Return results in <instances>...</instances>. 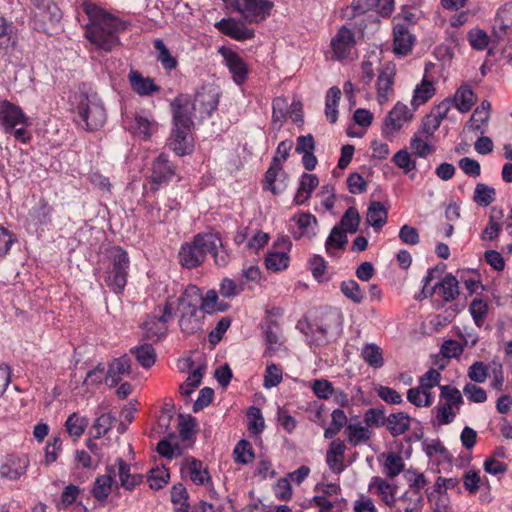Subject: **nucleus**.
<instances>
[{
    "label": "nucleus",
    "instance_id": "obj_64",
    "mask_svg": "<svg viewBox=\"0 0 512 512\" xmlns=\"http://www.w3.org/2000/svg\"><path fill=\"white\" fill-rule=\"evenodd\" d=\"M340 288L342 293L354 303L359 304L362 302L363 293L355 280L343 281Z\"/></svg>",
    "mask_w": 512,
    "mask_h": 512
},
{
    "label": "nucleus",
    "instance_id": "obj_9",
    "mask_svg": "<svg viewBox=\"0 0 512 512\" xmlns=\"http://www.w3.org/2000/svg\"><path fill=\"white\" fill-rule=\"evenodd\" d=\"M292 146L293 143L290 140L281 141L277 147L271 166L266 172L265 180L267 188L274 194L280 192L285 187L283 182L281 184H276V181L277 176L282 173V163L287 160Z\"/></svg>",
    "mask_w": 512,
    "mask_h": 512
},
{
    "label": "nucleus",
    "instance_id": "obj_43",
    "mask_svg": "<svg viewBox=\"0 0 512 512\" xmlns=\"http://www.w3.org/2000/svg\"><path fill=\"white\" fill-rule=\"evenodd\" d=\"M422 502L421 493L415 490H407L397 501V510L399 512H416L420 509Z\"/></svg>",
    "mask_w": 512,
    "mask_h": 512
},
{
    "label": "nucleus",
    "instance_id": "obj_38",
    "mask_svg": "<svg viewBox=\"0 0 512 512\" xmlns=\"http://www.w3.org/2000/svg\"><path fill=\"white\" fill-rule=\"evenodd\" d=\"M297 223L300 232L296 235L297 238L307 236L311 238L316 235L317 219L310 213H300L293 217Z\"/></svg>",
    "mask_w": 512,
    "mask_h": 512
},
{
    "label": "nucleus",
    "instance_id": "obj_48",
    "mask_svg": "<svg viewBox=\"0 0 512 512\" xmlns=\"http://www.w3.org/2000/svg\"><path fill=\"white\" fill-rule=\"evenodd\" d=\"M52 208L44 200H40L31 210L30 218L35 225L44 226L51 221Z\"/></svg>",
    "mask_w": 512,
    "mask_h": 512
},
{
    "label": "nucleus",
    "instance_id": "obj_5",
    "mask_svg": "<svg viewBox=\"0 0 512 512\" xmlns=\"http://www.w3.org/2000/svg\"><path fill=\"white\" fill-rule=\"evenodd\" d=\"M109 265L105 282L115 293H121L126 286L129 270V257L120 247H112L108 252Z\"/></svg>",
    "mask_w": 512,
    "mask_h": 512
},
{
    "label": "nucleus",
    "instance_id": "obj_14",
    "mask_svg": "<svg viewBox=\"0 0 512 512\" xmlns=\"http://www.w3.org/2000/svg\"><path fill=\"white\" fill-rule=\"evenodd\" d=\"M29 466L26 455L8 454L0 465V476L8 480H17L25 475Z\"/></svg>",
    "mask_w": 512,
    "mask_h": 512
},
{
    "label": "nucleus",
    "instance_id": "obj_23",
    "mask_svg": "<svg viewBox=\"0 0 512 512\" xmlns=\"http://www.w3.org/2000/svg\"><path fill=\"white\" fill-rule=\"evenodd\" d=\"M116 476V470L114 466L107 468V473L98 476L94 482L92 489V495L98 501H104L108 498L112 491V485Z\"/></svg>",
    "mask_w": 512,
    "mask_h": 512
},
{
    "label": "nucleus",
    "instance_id": "obj_22",
    "mask_svg": "<svg viewBox=\"0 0 512 512\" xmlns=\"http://www.w3.org/2000/svg\"><path fill=\"white\" fill-rule=\"evenodd\" d=\"M414 37L409 32L406 24H397L394 27L393 51L397 55L405 56L411 52Z\"/></svg>",
    "mask_w": 512,
    "mask_h": 512
},
{
    "label": "nucleus",
    "instance_id": "obj_46",
    "mask_svg": "<svg viewBox=\"0 0 512 512\" xmlns=\"http://www.w3.org/2000/svg\"><path fill=\"white\" fill-rule=\"evenodd\" d=\"M439 289V295L446 301L454 300L459 294L458 281L451 274L446 275L441 282L436 284Z\"/></svg>",
    "mask_w": 512,
    "mask_h": 512
},
{
    "label": "nucleus",
    "instance_id": "obj_11",
    "mask_svg": "<svg viewBox=\"0 0 512 512\" xmlns=\"http://www.w3.org/2000/svg\"><path fill=\"white\" fill-rule=\"evenodd\" d=\"M219 53L222 55L224 64L228 68L232 80L237 85H242L248 78V66L244 60L234 51L221 47Z\"/></svg>",
    "mask_w": 512,
    "mask_h": 512
},
{
    "label": "nucleus",
    "instance_id": "obj_50",
    "mask_svg": "<svg viewBox=\"0 0 512 512\" xmlns=\"http://www.w3.org/2000/svg\"><path fill=\"white\" fill-rule=\"evenodd\" d=\"M407 400L416 407H429L434 397L431 392H426L418 386L407 391Z\"/></svg>",
    "mask_w": 512,
    "mask_h": 512
},
{
    "label": "nucleus",
    "instance_id": "obj_54",
    "mask_svg": "<svg viewBox=\"0 0 512 512\" xmlns=\"http://www.w3.org/2000/svg\"><path fill=\"white\" fill-rule=\"evenodd\" d=\"M200 310L211 314L216 311H225L227 308L226 304L218 302V295L215 290H209L206 295L200 301Z\"/></svg>",
    "mask_w": 512,
    "mask_h": 512
},
{
    "label": "nucleus",
    "instance_id": "obj_16",
    "mask_svg": "<svg viewBox=\"0 0 512 512\" xmlns=\"http://www.w3.org/2000/svg\"><path fill=\"white\" fill-rule=\"evenodd\" d=\"M512 28V2L503 4L496 13L492 36L497 42L503 40Z\"/></svg>",
    "mask_w": 512,
    "mask_h": 512
},
{
    "label": "nucleus",
    "instance_id": "obj_53",
    "mask_svg": "<svg viewBox=\"0 0 512 512\" xmlns=\"http://www.w3.org/2000/svg\"><path fill=\"white\" fill-rule=\"evenodd\" d=\"M188 494L182 484L174 485L171 489V501L175 506V512H188Z\"/></svg>",
    "mask_w": 512,
    "mask_h": 512
},
{
    "label": "nucleus",
    "instance_id": "obj_45",
    "mask_svg": "<svg viewBox=\"0 0 512 512\" xmlns=\"http://www.w3.org/2000/svg\"><path fill=\"white\" fill-rule=\"evenodd\" d=\"M341 98V90L333 86L326 94L325 115L330 123H335L338 119V103Z\"/></svg>",
    "mask_w": 512,
    "mask_h": 512
},
{
    "label": "nucleus",
    "instance_id": "obj_57",
    "mask_svg": "<svg viewBox=\"0 0 512 512\" xmlns=\"http://www.w3.org/2000/svg\"><path fill=\"white\" fill-rule=\"evenodd\" d=\"M233 456L236 463L248 464L254 458L253 448L247 440H240L234 450Z\"/></svg>",
    "mask_w": 512,
    "mask_h": 512
},
{
    "label": "nucleus",
    "instance_id": "obj_4",
    "mask_svg": "<svg viewBox=\"0 0 512 512\" xmlns=\"http://www.w3.org/2000/svg\"><path fill=\"white\" fill-rule=\"evenodd\" d=\"M0 125L18 141L26 143L31 139L27 130L30 125L29 118L19 106L8 100L0 101Z\"/></svg>",
    "mask_w": 512,
    "mask_h": 512
},
{
    "label": "nucleus",
    "instance_id": "obj_21",
    "mask_svg": "<svg viewBox=\"0 0 512 512\" xmlns=\"http://www.w3.org/2000/svg\"><path fill=\"white\" fill-rule=\"evenodd\" d=\"M132 90L139 96H151L160 91V86L149 77H144L139 71L131 70L128 75Z\"/></svg>",
    "mask_w": 512,
    "mask_h": 512
},
{
    "label": "nucleus",
    "instance_id": "obj_27",
    "mask_svg": "<svg viewBox=\"0 0 512 512\" xmlns=\"http://www.w3.org/2000/svg\"><path fill=\"white\" fill-rule=\"evenodd\" d=\"M179 259L181 265L188 269L195 268L204 261L203 255L196 245L195 238H193L191 242L185 243L181 246Z\"/></svg>",
    "mask_w": 512,
    "mask_h": 512
},
{
    "label": "nucleus",
    "instance_id": "obj_10",
    "mask_svg": "<svg viewBox=\"0 0 512 512\" xmlns=\"http://www.w3.org/2000/svg\"><path fill=\"white\" fill-rule=\"evenodd\" d=\"M234 6L247 22L258 23L270 15L273 3L269 0H235Z\"/></svg>",
    "mask_w": 512,
    "mask_h": 512
},
{
    "label": "nucleus",
    "instance_id": "obj_6",
    "mask_svg": "<svg viewBox=\"0 0 512 512\" xmlns=\"http://www.w3.org/2000/svg\"><path fill=\"white\" fill-rule=\"evenodd\" d=\"M30 1L32 4L31 21L35 30L45 32L61 20V10L52 0Z\"/></svg>",
    "mask_w": 512,
    "mask_h": 512
},
{
    "label": "nucleus",
    "instance_id": "obj_41",
    "mask_svg": "<svg viewBox=\"0 0 512 512\" xmlns=\"http://www.w3.org/2000/svg\"><path fill=\"white\" fill-rule=\"evenodd\" d=\"M156 128V124L143 115H136L129 125L132 133L142 139H148Z\"/></svg>",
    "mask_w": 512,
    "mask_h": 512
},
{
    "label": "nucleus",
    "instance_id": "obj_61",
    "mask_svg": "<svg viewBox=\"0 0 512 512\" xmlns=\"http://www.w3.org/2000/svg\"><path fill=\"white\" fill-rule=\"evenodd\" d=\"M154 48L158 52L157 59L166 70H172L177 66L176 59L170 54L169 49L166 47L161 39L154 41Z\"/></svg>",
    "mask_w": 512,
    "mask_h": 512
},
{
    "label": "nucleus",
    "instance_id": "obj_3",
    "mask_svg": "<svg viewBox=\"0 0 512 512\" xmlns=\"http://www.w3.org/2000/svg\"><path fill=\"white\" fill-rule=\"evenodd\" d=\"M71 106L76 114V121L88 131H94L103 126L106 112L103 105L95 97H89L82 92H76L71 97Z\"/></svg>",
    "mask_w": 512,
    "mask_h": 512
},
{
    "label": "nucleus",
    "instance_id": "obj_58",
    "mask_svg": "<svg viewBox=\"0 0 512 512\" xmlns=\"http://www.w3.org/2000/svg\"><path fill=\"white\" fill-rule=\"evenodd\" d=\"M495 194L493 187L479 183L475 187L473 200L481 206H488L495 200Z\"/></svg>",
    "mask_w": 512,
    "mask_h": 512
},
{
    "label": "nucleus",
    "instance_id": "obj_34",
    "mask_svg": "<svg viewBox=\"0 0 512 512\" xmlns=\"http://www.w3.org/2000/svg\"><path fill=\"white\" fill-rule=\"evenodd\" d=\"M369 490H374L388 506L396 503L395 487L380 477L372 478Z\"/></svg>",
    "mask_w": 512,
    "mask_h": 512
},
{
    "label": "nucleus",
    "instance_id": "obj_40",
    "mask_svg": "<svg viewBox=\"0 0 512 512\" xmlns=\"http://www.w3.org/2000/svg\"><path fill=\"white\" fill-rule=\"evenodd\" d=\"M194 238L196 240L198 249L203 255V260L205 259L207 253L212 255L216 248L221 247V238L218 236V234H197L194 236Z\"/></svg>",
    "mask_w": 512,
    "mask_h": 512
},
{
    "label": "nucleus",
    "instance_id": "obj_8",
    "mask_svg": "<svg viewBox=\"0 0 512 512\" xmlns=\"http://www.w3.org/2000/svg\"><path fill=\"white\" fill-rule=\"evenodd\" d=\"M441 398L445 402L437 406V420L439 424L446 425L454 421L457 411L463 403V397L459 389L450 385L440 386Z\"/></svg>",
    "mask_w": 512,
    "mask_h": 512
},
{
    "label": "nucleus",
    "instance_id": "obj_28",
    "mask_svg": "<svg viewBox=\"0 0 512 512\" xmlns=\"http://www.w3.org/2000/svg\"><path fill=\"white\" fill-rule=\"evenodd\" d=\"M130 359L124 355L117 359H114L107 370L106 382L110 386H115L119 383L122 375L130 374Z\"/></svg>",
    "mask_w": 512,
    "mask_h": 512
},
{
    "label": "nucleus",
    "instance_id": "obj_51",
    "mask_svg": "<svg viewBox=\"0 0 512 512\" xmlns=\"http://www.w3.org/2000/svg\"><path fill=\"white\" fill-rule=\"evenodd\" d=\"M385 457L384 471L391 478L396 477L404 469L403 458L400 454L390 452L383 455Z\"/></svg>",
    "mask_w": 512,
    "mask_h": 512
},
{
    "label": "nucleus",
    "instance_id": "obj_56",
    "mask_svg": "<svg viewBox=\"0 0 512 512\" xmlns=\"http://www.w3.org/2000/svg\"><path fill=\"white\" fill-rule=\"evenodd\" d=\"M360 224V215L355 207H349L341 218L340 225L346 233H355Z\"/></svg>",
    "mask_w": 512,
    "mask_h": 512
},
{
    "label": "nucleus",
    "instance_id": "obj_33",
    "mask_svg": "<svg viewBox=\"0 0 512 512\" xmlns=\"http://www.w3.org/2000/svg\"><path fill=\"white\" fill-rule=\"evenodd\" d=\"M502 219H503V211H496L494 208L491 211L489 216V220L485 228L483 229L480 238L482 241H493L495 240L500 232L502 231Z\"/></svg>",
    "mask_w": 512,
    "mask_h": 512
},
{
    "label": "nucleus",
    "instance_id": "obj_17",
    "mask_svg": "<svg viewBox=\"0 0 512 512\" xmlns=\"http://www.w3.org/2000/svg\"><path fill=\"white\" fill-rule=\"evenodd\" d=\"M219 103V93L212 86L202 87L195 95L194 107L200 109L202 114L210 116L217 109Z\"/></svg>",
    "mask_w": 512,
    "mask_h": 512
},
{
    "label": "nucleus",
    "instance_id": "obj_55",
    "mask_svg": "<svg viewBox=\"0 0 512 512\" xmlns=\"http://www.w3.org/2000/svg\"><path fill=\"white\" fill-rule=\"evenodd\" d=\"M265 264L271 271H281L288 267L289 257L286 251H276L268 253Z\"/></svg>",
    "mask_w": 512,
    "mask_h": 512
},
{
    "label": "nucleus",
    "instance_id": "obj_7",
    "mask_svg": "<svg viewBox=\"0 0 512 512\" xmlns=\"http://www.w3.org/2000/svg\"><path fill=\"white\" fill-rule=\"evenodd\" d=\"M173 318L169 303L157 306L142 324L144 335L148 339L159 340L167 333V323Z\"/></svg>",
    "mask_w": 512,
    "mask_h": 512
},
{
    "label": "nucleus",
    "instance_id": "obj_20",
    "mask_svg": "<svg viewBox=\"0 0 512 512\" xmlns=\"http://www.w3.org/2000/svg\"><path fill=\"white\" fill-rule=\"evenodd\" d=\"M181 473L187 475L196 485H204L210 480L207 468L195 458H186L181 466Z\"/></svg>",
    "mask_w": 512,
    "mask_h": 512
},
{
    "label": "nucleus",
    "instance_id": "obj_37",
    "mask_svg": "<svg viewBox=\"0 0 512 512\" xmlns=\"http://www.w3.org/2000/svg\"><path fill=\"white\" fill-rule=\"evenodd\" d=\"M265 341L268 346L267 353L276 354L283 348L281 329L276 322H270L265 330Z\"/></svg>",
    "mask_w": 512,
    "mask_h": 512
},
{
    "label": "nucleus",
    "instance_id": "obj_47",
    "mask_svg": "<svg viewBox=\"0 0 512 512\" xmlns=\"http://www.w3.org/2000/svg\"><path fill=\"white\" fill-rule=\"evenodd\" d=\"M88 424L89 420L87 417L80 416L77 413H72L68 416L65 422V427L71 437L78 439L84 433Z\"/></svg>",
    "mask_w": 512,
    "mask_h": 512
},
{
    "label": "nucleus",
    "instance_id": "obj_25",
    "mask_svg": "<svg viewBox=\"0 0 512 512\" xmlns=\"http://www.w3.org/2000/svg\"><path fill=\"white\" fill-rule=\"evenodd\" d=\"M120 480V485L126 490H133L138 484L142 482L140 474L131 473V467L122 458H117L115 465H113Z\"/></svg>",
    "mask_w": 512,
    "mask_h": 512
},
{
    "label": "nucleus",
    "instance_id": "obj_60",
    "mask_svg": "<svg viewBox=\"0 0 512 512\" xmlns=\"http://www.w3.org/2000/svg\"><path fill=\"white\" fill-rule=\"evenodd\" d=\"M330 327L327 325L309 324L306 335L309 337V342L317 346L327 343V334Z\"/></svg>",
    "mask_w": 512,
    "mask_h": 512
},
{
    "label": "nucleus",
    "instance_id": "obj_15",
    "mask_svg": "<svg viewBox=\"0 0 512 512\" xmlns=\"http://www.w3.org/2000/svg\"><path fill=\"white\" fill-rule=\"evenodd\" d=\"M215 27L224 35L232 39L243 41L254 37V30L233 18H223L215 24Z\"/></svg>",
    "mask_w": 512,
    "mask_h": 512
},
{
    "label": "nucleus",
    "instance_id": "obj_63",
    "mask_svg": "<svg viewBox=\"0 0 512 512\" xmlns=\"http://www.w3.org/2000/svg\"><path fill=\"white\" fill-rule=\"evenodd\" d=\"M468 41L471 47L475 50H484L489 44V36L482 29H472L467 35Z\"/></svg>",
    "mask_w": 512,
    "mask_h": 512
},
{
    "label": "nucleus",
    "instance_id": "obj_1",
    "mask_svg": "<svg viewBox=\"0 0 512 512\" xmlns=\"http://www.w3.org/2000/svg\"><path fill=\"white\" fill-rule=\"evenodd\" d=\"M90 19L86 37L95 50L112 51L119 45V33L126 29V24L102 8L87 4L84 7Z\"/></svg>",
    "mask_w": 512,
    "mask_h": 512
},
{
    "label": "nucleus",
    "instance_id": "obj_59",
    "mask_svg": "<svg viewBox=\"0 0 512 512\" xmlns=\"http://www.w3.org/2000/svg\"><path fill=\"white\" fill-rule=\"evenodd\" d=\"M347 241L346 232L339 226H335L326 240V251L331 254L332 249H342Z\"/></svg>",
    "mask_w": 512,
    "mask_h": 512
},
{
    "label": "nucleus",
    "instance_id": "obj_12",
    "mask_svg": "<svg viewBox=\"0 0 512 512\" xmlns=\"http://www.w3.org/2000/svg\"><path fill=\"white\" fill-rule=\"evenodd\" d=\"M173 166L163 154L159 155L152 163L150 175V191L155 193L162 184L168 183L174 176Z\"/></svg>",
    "mask_w": 512,
    "mask_h": 512
},
{
    "label": "nucleus",
    "instance_id": "obj_49",
    "mask_svg": "<svg viewBox=\"0 0 512 512\" xmlns=\"http://www.w3.org/2000/svg\"><path fill=\"white\" fill-rule=\"evenodd\" d=\"M131 352L143 368H150L156 360V352L152 345L142 344L134 347Z\"/></svg>",
    "mask_w": 512,
    "mask_h": 512
},
{
    "label": "nucleus",
    "instance_id": "obj_24",
    "mask_svg": "<svg viewBox=\"0 0 512 512\" xmlns=\"http://www.w3.org/2000/svg\"><path fill=\"white\" fill-rule=\"evenodd\" d=\"M202 294L195 285H188L178 298V310L180 312L191 311L199 312Z\"/></svg>",
    "mask_w": 512,
    "mask_h": 512
},
{
    "label": "nucleus",
    "instance_id": "obj_42",
    "mask_svg": "<svg viewBox=\"0 0 512 512\" xmlns=\"http://www.w3.org/2000/svg\"><path fill=\"white\" fill-rule=\"evenodd\" d=\"M179 326L182 332L194 334L202 327V317L199 312L184 311L180 312Z\"/></svg>",
    "mask_w": 512,
    "mask_h": 512
},
{
    "label": "nucleus",
    "instance_id": "obj_52",
    "mask_svg": "<svg viewBox=\"0 0 512 512\" xmlns=\"http://www.w3.org/2000/svg\"><path fill=\"white\" fill-rule=\"evenodd\" d=\"M382 66L383 65H381L380 59L377 55H371L367 59H365L362 62L361 67L362 82L366 85H369L374 79L375 71L379 73V70H381Z\"/></svg>",
    "mask_w": 512,
    "mask_h": 512
},
{
    "label": "nucleus",
    "instance_id": "obj_26",
    "mask_svg": "<svg viewBox=\"0 0 512 512\" xmlns=\"http://www.w3.org/2000/svg\"><path fill=\"white\" fill-rule=\"evenodd\" d=\"M345 451L346 445L342 440L335 439L330 443L326 455V462L333 472L340 473L341 471H343V460Z\"/></svg>",
    "mask_w": 512,
    "mask_h": 512
},
{
    "label": "nucleus",
    "instance_id": "obj_19",
    "mask_svg": "<svg viewBox=\"0 0 512 512\" xmlns=\"http://www.w3.org/2000/svg\"><path fill=\"white\" fill-rule=\"evenodd\" d=\"M394 66L390 63H386L379 70V74L376 81L377 98L382 104L389 98V93L392 91L393 79H394Z\"/></svg>",
    "mask_w": 512,
    "mask_h": 512
},
{
    "label": "nucleus",
    "instance_id": "obj_44",
    "mask_svg": "<svg viewBox=\"0 0 512 512\" xmlns=\"http://www.w3.org/2000/svg\"><path fill=\"white\" fill-rule=\"evenodd\" d=\"M435 93V88L431 81L423 79L421 84L417 85L411 100L413 110L427 102Z\"/></svg>",
    "mask_w": 512,
    "mask_h": 512
},
{
    "label": "nucleus",
    "instance_id": "obj_18",
    "mask_svg": "<svg viewBox=\"0 0 512 512\" xmlns=\"http://www.w3.org/2000/svg\"><path fill=\"white\" fill-rule=\"evenodd\" d=\"M331 46L336 59L342 60L349 56L354 46V34L345 26H342L331 41Z\"/></svg>",
    "mask_w": 512,
    "mask_h": 512
},
{
    "label": "nucleus",
    "instance_id": "obj_30",
    "mask_svg": "<svg viewBox=\"0 0 512 512\" xmlns=\"http://www.w3.org/2000/svg\"><path fill=\"white\" fill-rule=\"evenodd\" d=\"M411 418L404 412L392 413L386 417L385 425L393 437L403 435L410 428Z\"/></svg>",
    "mask_w": 512,
    "mask_h": 512
},
{
    "label": "nucleus",
    "instance_id": "obj_32",
    "mask_svg": "<svg viewBox=\"0 0 512 512\" xmlns=\"http://www.w3.org/2000/svg\"><path fill=\"white\" fill-rule=\"evenodd\" d=\"M17 40L18 37L13 23L0 16V53L14 48L17 45Z\"/></svg>",
    "mask_w": 512,
    "mask_h": 512
},
{
    "label": "nucleus",
    "instance_id": "obj_36",
    "mask_svg": "<svg viewBox=\"0 0 512 512\" xmlns=\"http://www.w3.org/2000/svg\"><path fill=\"white\" fill-rule=\"evenodd\" d=\"M319 180L314 174H303L300 179L299 188L294 197V202L298 205L303 204L318 186Z\"/></svg>",
    "mask_w": 512,
    "mask_h": 512
},
{
    "label": "nucleus",
    "instance_id": "obj_2",
    "mask_svg": "<svg viewBox=\"0 0 512 512\" xmlns=\"http://www.w3.org/2000/svg\"><path fill=\"white\" fill-rule=\"evenodd\" d=\"M173 124L169 138L170 148L179 156L190 152L188 134L193 124L192 114L196 110L193 101L187 95H180L171 103Z\"/></svg>",
    "mask_w": 512,
    "mask_h": 512
},
{
    "label": "nucleus",
    "instance_id": "obj_31",
    "mask_svg": "<svg viewBox=\"0 0 512 512\" xmlns=\"http://www.w3.org/2000/svg\"><path fill=\"white\" fill-rule=\"evenodd\" d=\"M345 433L348 442L354 447L367 443L373 435L372 430L362 423L348 424Z\"/></svg>",
    "mask_w": 512,
    "mask_h": 512
},
{
    "label": "nucleus",
    "instance_id": "obj_13",
    "mask_svg": "<svg viewBox=\"0 0 512 512\" xmlns=\"http://www.w3.org/2000/svg\"><path fill=\"white\" fill-rule=\"evenodd\" d=\"M412 118L413 111L406 104L397 102L385 117L383 133L388 135L399 131Z\"/></svg>",
    "mask_w": 512,
    "mask_h": 512
},
{
    "label": "nucleus",
    "instance_id": "obj_62",
    "mask_svg": "<svg viewBox=\"0 0 512 512\" xmlns=\"http://www.w3.org/2000/svg\"><path fill=\"white\" fill-rule=\"evenodd\" d=\"M116 422L115 416L111 413L101 414L94 422L93 429L95 430V438L104 436Z\"/></svg>",
    "mask_w": 512,
    "mask_h": 512
},
{
    "label": "nucleus",
    "instance_id": "obj_29",
    "mask_svg": "<svg viewBox=\"0 0 512 512\" xmlns=\"http://www.w3.org/2000/svg\"><path fill=\"white\" fill-rule=\"evenodd\" d=\"M387 218L388 210L381 202H370L366 213V221L369 225L379 231L386 224Z\"/></svg>",
    "mask_w": 512,
    "mask_h": 512
},
{
    "label": "nucleus",
    "instance_id": "obj_35",
    "mask_svg": "<svg viewBox=\"0 0 512 512\" xmlns=\"http://www.w3.org/2000/svg\"><path fill=\"white\" fill-rule=\"evenodd\" d=\"M477 98L469 85H462L455 93L453 105L461 112H468L475 104Z\"/></svg>",
    "mask_w": 512,
    "mask_h": 512
},
{
    "label": "nucleus",
    "instance_id": "obj_39",
    "mask_svg": "<svg viewBox=\"0 0 512 512\" xmlns=\"http://www.w3.org/2000/svg\"><path fill=\"white\" fill-rule=\"evenodd\" d=\"M361 355L364 361L374 369H379L384 365L383 351L374 343L365 344L361 350Z\"/></svg>",
    "mask_w": 512,
    "mask_h": 512
}]
</instances>
